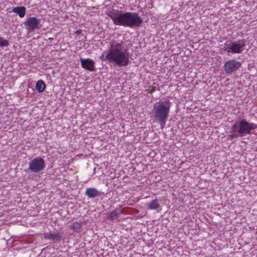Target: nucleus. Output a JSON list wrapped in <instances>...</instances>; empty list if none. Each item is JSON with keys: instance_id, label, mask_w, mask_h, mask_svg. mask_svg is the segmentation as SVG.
Returning a JSON list of instances; mask_svg holds the SVG:
<instances>
[{"instance_id": "1", "label": "nucleus", "mask_w": 257, "mask_h": 257, "mask_svg": "<svg viewBox=\"0 0 257 257\" xmlns=\"http://www.w3.org/2000/svg\"><path fill=\"white\" fill-rule=\"evenodd\" d=\"M100 59L119 66H126L129 63L127 49L123 47L122 42L114 40L111 42L110 48L106 55H102Z\"/></svg>"}, {"instance_id": "2", "label": "nucleus", "mask_w": 257, "mask_h": 257, "mask_svg": "<svg viewBox=\"0 0 257 257\" xmlns=\"http://www.w3.org/2000/svg\"><path fill=\"white\" fill-rule=\"evenodd\" d=\"M108 16L115 25L124 27H139L143 22V19L137 13L125 12L121 14L117 10H112L109 12Z\"/></svg>"}, {"instance_id": "3", "label": "nucleus", "mask_w": 257, "mask_h": 257, "mask_svg": "<svg viewBox=\"0 0 257 257\" xmlns=\"http://www.w3.org/2000/svg\"><path fill=\"white\" fill-rule=\"evenodd\" d=\"M256 125L253 123H249L244 119L236 121L231 127L229 137L231 139L244 137L250 135L251 131L256 128Z\"/></svg>"}, {"instance_id": "4", "label": "nucleus", "mask_w": 257, "mask_h": 257, "mask_svg": "<svg viewBox=\"0 0 257 257\" xmlns=\"http://www.w3.org/2000/svg\"><path fill=\"white\" fill-rule=\"evenodd\" d=\"M170 107L171 102L168 99L164 101H160L154 106V116L156 120L159 123L161 129L165 127Z\"/></svg>"}, {"instance_id": "5", "label": "nucleus", "mask_w": 257, "mask_h": 257, "mask_svg": "<svg viewBox=\"0 0 257 257\" xmlns=\"http://www.w3.org/2000/svg\"><path fill=\"white\" fill-rule=\"evenodd\" d=\"M245 40L244 39L239 40L238 41L232 42L230 43H225L223 50L228 55L230 54H239L243 50L245 46Z\"/></svg>"}, {"instance_id": "6", "label": "nucleus", "mask_w": 257, "mask_h": 257, "mask_svg": "<svg viewBox=\"0 0 257 257\" xmlns=\"http://www.w3.org/2000/svg\"><path fill=\"white\" fill-rule=\"evenodd\" d=\"M45 166L44 160L41 157H36L29 163V169L32 173H38L43 170Z\"/></svg>"}, {"instance_id": "7", "label": "nucleus", "mask_w": 257, "mask_h": 257, "mask_svg": "<svg viewBox=\"0 0 257 257\" xmlns=\"http://www.w3.org/2000/svg\"><path fill=\"white\" fill-rule=\"evenodd\" d=\"M240 67V62L235 59L228 60L223 65V69L226 73L228 74L236 71Z\"/></svg>"}, {"instance_id": "8", "label": "nucleus", "mask_w": 257, "mask_h": 257, "mask_svg": "<svg viewBox=\"0 0 257 257\" xmlns=\"http://www.w3.org/2000/svg\"><path fill=\"white\" fill-rule=\"evenodd\" d=\"M81 65L83 68L89 71H93L94 70V62L90 58H80Z\"/></svg>"}, {"instance_id": "9", "label": "nucleus", "mask_w": 257, "mask_h": 257, "mask_svg": "<svg viewBox=\"0 0 257 257\" xmlns=\"http://www.w3.org/2000/svg\"><path fill=\"white\" fill-rule=\"evenodd\" d=\"M40 22V20L37 18L30 17L26 22V25L30 30L33 31L37 28Z\"/></svg>"}, {"instance_id": "10", "label": "nucleus", "mask_w": 257, "mask_h": 257, "mask_svg": "<svg viewBox=\"0 0 257 257\" xmlns=\"http://www.w3.org/2000/svg\"><path fill=\"white\" fill-rule=\"evenodd\" d=\"M43 235L45 239L55 241L60 240L62 237L61 234L60 233L55 231L44 233Z\"/></svg>"}, {"instance_id": "11", "label": "nucleus", "mask_w": 257, "mask_h": 257, "mask_svg": "<svg viewBox=\"0 0 257 257\" xmlns=\"http://www.w3.org/2000/svg\"><path fill=\"white\" fill-rule=\"evenodd\" d=\"M99 192L97 189L93 187L87 188L85 194L88 198H95L99 195Z\"/></svg>"}, {"instance_id": "12", "label": "nucleus", "mask_w": 257, "mask_h": 257, "mask_svg": "<svg viewBox=\"0 0 257 257\" xmlns=\"http://www.w3.org/2000/svg\"><path fill=\"white\" fill-rule=\"evenodd\" d=\"M13 12L18 14L20 18H23L26 14V8L24 7H15L13 9Z\"/></svg>"}, {"instance_id": "13", "label": "nucleus", "mask_w": 257, "mask_h": 257, "mask_svg": "<svg viewBox=\"0 0 257 257\" xmlns=\"http://www.w3.org/2000/svg\"><path fill=\"white\" fill-rule=\"evenodd\" d=\"M46 85L44 81L42 80H38L36 84V89L39 92H42L44 91Z\"/></svg>"}, {"instance_id": "14", "label": "nucleus", "mask_w": 257, "mask_h": 257, "mask_svg": "<svg viewBox=\"0 0 257 257\" xmlns=\"http://www.w3.org/2000/svg\"><path fill=\"white\" fill-rule=\"evenodd\" d=\"M147 206L151 210L157 209L159 207V203L157 199H154L150 203L147 204Z\"/></svg>"}, {"instance_id": "15", "label": "nucleus", "mask_w": 257, "mask_h": 257, "mask_svg": "<svg viewBox=\"0 0 257 257\" xmlns=\"http://www.w3.org/2000/svg\"><path fill=\"white\" fill-rule=\"evenodd\" d=\"M120 213L117 210L112 211L109 215L108 219L110 220H113L117 219L119 217Z\"/></svg>"}, {"instance_id": "16", "label": "nucleus", "mask_w": 257, "mask_h": 257, "mask_svg": "<svg viewBox=\"0 0 257 257\" xmlns=\"http://www.w3.org/2000/svg\"><path fill=\"white\" fill-rule=\"evenodd\" d=\"M82 226L81 222H74L71 225L69 226L70 228L73 230L74 231H77V229H79Z\"/></svg>"}, {"instance_id": "17", "label": "nucleus", "mask_w": 257, "mask_h": 257, "mask_svg": "<svg viewBox=\"0 0 257 257\" xmlns=\"http://www.w3.org/2000/svg\"><path fill=\"white\" fill-rule=\"evenodd\" d=\"M9 42L7 40L4 39L3 38L0 37V46L3 47L4 46H8Z\"/></svg>"}, {"instance_id": "18", "label": "nucleus", "mask_w": 257, "mask_h": 257, "mask_svg": "<svg viewBox=\"0 0 257 257\" xmlns=\"http://www.w3.org/2000/svg\"><path fill=\"white\" fill-rule=\"evenodd\" d=\"M156 90V88L155 86L151 87V88L149 89V92L150 93H153Z\"/></svg>"}]
</instances>
